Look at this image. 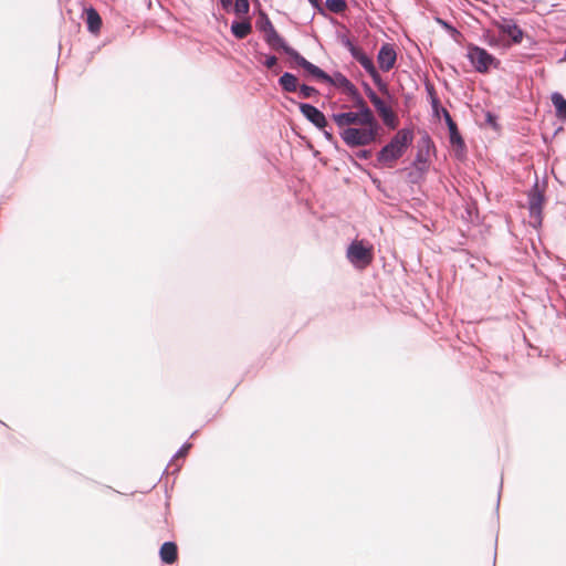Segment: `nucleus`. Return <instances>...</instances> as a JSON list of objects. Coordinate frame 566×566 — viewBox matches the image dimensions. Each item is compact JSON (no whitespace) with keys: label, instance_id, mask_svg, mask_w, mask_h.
Wrapping results in <instances>:
<instances>
[{"label":"nucleus","instance_id":"0eeeda50","mask_svg":"<svg viewBox=\"0 0 566 566\" xmlns=\"http://www.w3.org/2000/svg\"><path fill=\"white\" fill-rule=\"evenodd\" d=\"M289 59L294 65L303 70V76L306 80L316 81L321 83H325V81L331 80L329 74L327 72H325L323 69L315 65L314 63L310 62L297 50L294 49L289 55Z\"/></svg>","mask_w":566,"mask_h":566},{"label":"nucleus","instance_id":"a18cd8bd","mask_svg":"<svg viewBox=\"0 0 566 566\" xmlns=\"http://www.w3.org/2000/svg\"><path fill=\"white\" fill-rule=\"evenodd\" d=\"M255 2H256V4H258V7L260 8V7H261L260 1H259V0H255Z\"/></svg>","mask_w":566,"mask_h":566},{"label":"nucleus","instance_id":"c756f323","mask_svg":"<svg viewBox=\"0 0 566 566\" xmlns=\"http://www.w3.org/2000/svg\"><path fill=\"white\" fill-rule=\"evenodd\" d=\"M412 170H409L407 174V180L410 184H418L421 179H423L424 174L423 167H412Z\"/></svg>","mask_w":566,"mask_h":566},{"label":"nucleus","instance_id":"423d86ee","mask_svg":"<svg viewBox=\"0 0 566 566\" xmlns=\"http://www.w3.org/2000/svg\"><path fill=\"white\" fill-rule=\"evenodd\" d=\"M546 201L545 189L539 187L536 178L534 185L527 191L528 213L533 219L532 226L538 228L543 222V208Z\"/></svg>","mask_w":566,"mask_h":566},{"label":"nucleus","instance_id":"20e7f679","mask_svg":"<svg viewBox=\"0 0 566 566\" xmlns=\"http://www.w3.org/2000/svg\"><path fill=\"white\" fill-rule=\"evenodd\" d=\"M346 256L355 269L364 270L374 260V248L364 240H354L347 247Z\"/></svg>","mask_w":566,"mask_h":566},{"label":"nucleus","instance_id":"9d476101","mask_svg":"<svg viewBox=\"0 0 566 566\" xmlns=\"http://www.w3.org/2000/svg\"><path fill=\"white\" fill-rule=\"evenodd\" d=\"M491 24L509 41V44L522 43L525 32L513 18L502 17L500 19H492Z\"/></svg>","mask_w":566,"mask_h":566},{"label":"nucleus","instance_id":"a878e982","mask_svg":"<svg viewBox=\"0 0 566 566\" xmlns=\"http://www.w3.org/2000/svg\"><path fill=\"white\" fill-rule=\"evenodd\" d=\"M256 15L255 28L259 32L264 31L266 28L273 24L268 13L261 8L258 10Z\"/></svg>","mask_w":566,"mask_h":566},{"label":"nucleus","instance_id":"37998d69","mask_svg":"<svg viewBox=\"0 0 566 566\" xmlns=\"http://www.w3.org/2000/svg\"><path fill=\"white\" fill-rule=\"evenodd\" d=\"M179 470H180V467H179V465H177V467L175 468L174 472H178Z\"/></svg>","mask_w":566,"mask_h":566},{"label":"nucleus","instance_id":"dca6fc26","mask_svg":"<svg viewBox=\"0 0 566 566\" xmlns=\"http://www.w3.org/2000/svg\"><path fill=\"white\" fill-rule=\"evenodd\" d=\"M337 40L344 48H346L349 51L352 57L356 60L358 63L364 56H366L364 50L360 46L356 45L353 42V40L348 36V34L337 33Z\"/></svg>","mask_w":566,"mask_h":566},{"label":"nucleus","instance_id":"f03ea898","mask_svg":"<svg viewBox=\"0 0 566 566\" xmlns=\"http://www.w3.org/2000/svg\"><path fill=\"white\" fill-rule=\"evenodd\" d=\"M415 134L412 128H401L397 134L377 153V161L384 166L392 167V164L401 158L406 150L412 145Z\"/></svg>","mask_w":566,"mask_h":566},{"label":"nucleus","instance_id":"f8f14e48","mask_svg":"<svg viewBox=\"0 0 566 566\" xmlns=\"http://www.w3.org/2000/svg\"><path fill=\"white\" fill-rule=\"evenodd\" d=\"M301 114L317 129H324L328 126L325 114L316 106L310 103H298Z\"/></svg>","mask_w":566,"mask_h":566},{"label":"nucleus","instance_id":"9b49d317","mask_svg":"<svg viewBox=\"0 0 566 566\" xmlns=\"http://www.w3.org/2000/svg\"><path fill=\"white\" fill-rule=\"evenodd\" d=\"M263 34L264 42L275 51H280L284 53L285 55H290L291 52L294 50L286 40L276 31L274 25H270L264 31H260Z\"/></svg>","mask_w":566,"mask_h":566},{"label":"nucleus","instance_id":"a19ab883","mask_svg":"<svg viewBox=\"0 0 566 566\" xmlns=\"http://www.w3.org/2000/svg\"><path fill=\"white\" fill-rule=\"evenodd\" d=\"M220 6L226 11H230L231 9H233L232 0H220Z\"/></svg>","mask_w":566,"mask_h":566},{"label":"nucleus","instance_id":"f704fd0d","mask_svg":"<svg viewBox=\"0 0 566 566\" xmlns=\"http://www.w3.org/2000/svg\"><path fill=\"white\" fill-rule=\"evenodd\" d=\"M191 448V443L189 442H185L178 450L177 452L174 454V457L171 458L170 462H172L175 459L177 458H181V457H186L189 452ZM171 467V463H169L166 468V471L168 470V468Z\"/></svg>","mask_w":566,"mask_h":566},{"label":"nucleus","instance_id":"cd10ccee","mask_svg":"<svg viewBox=\"0 0 566 566\" xmlns=\"http://www.w3.org/2000/svg\"><path fill=\"white\" fill-rule=\"evenodd\" d=\"M259 56H264V61L262 62L263 65L271 70L274 74H277L281 70L280 65H279V61H277V57L273 54H263V53H258Z\"/></svg>","mask_w":566,"mask_h":566},{"label":"nucleus","instance_id":"49530a36","mask_svg":"<svg viewBox=\"0 0 566 566\" xmlns=\"http://www.w3.org/2000/svg\"><path fill=\"white\" fill-rule=\"evenodd\" d=\"M496 503L497 505L500 504V495L497 496Z\"/></svg>","mask_w":566,"mask_h":566},{"label":"nucleus","instance_id":"6e6552de","mask_svg":"<svg viewBox=\"0 0 566 566\" xmlns=\"http://www.w3.org/2000/svg\"><path fill=\"white\" fill-rule=\"evenodd\" d=\"M277 84L281 87V90L285 93L298 92V95L302 98H311L319 94L316 87L307 85L305 83L300 84L297 76L291 72H284L279 77Z\"/></svg>","mask_w":566,"mask_h":566},{"label":"nucleus","instance_id":"1a4fd4ad","mask_svg":"<svg viewBox=\"0 0 566 566\" xmlns=\"http://www.w3.org/2000/svg\"><path fill=\"white\" fill-rule=\"evenodd\" d=\"M331 117L339 129L340 139L347 147H349V148L363 147L361 142L354 140L352 137H346V135H345L346 129L357 128L356 126H354V125H357L356 112L348 111V112L333 113Z\"/></svg>","mask_w":566,"mask_h":566},{"label":"nucleus","instance_id":"aec40b11","mask_svg":"<svg viewBox=\"0 0 566 566\" xmlns=\"http://www.w3.org/2000/svg\"><path fill=\"white\" fill-rule=\"evenodd\" d=\"M230 31L232 35L238 39L242 40L247 38L252 32V24L250 19H244L241 21L234 20L231 23Z\"/></svg>","mask_w":566,"mask_h":566},{"label":"nucleus","instance_id":"7ed1b4c3","mask_svg":"<svg viewBox=\"0 0 566 566\" xmlns=\"http://www.w3.org/2000/svg\"><path fill=\"white\" fill-rule=\"evenodd\" d=\"M467 50V59L478 73L485 74L492 67L499 69L501 65V61L484 48L469 43Z\"/></svg>","mask_w":566,"mask_h":566},{"label":"nucleus","instance_id":"c03bdc74","mask_svg":"<svg viewBox=\"0 0 566 566\" xmlns=\"http://www.w3.org/2000/svg\"><path fill=\"white\" fill-rule=\"evenodd\" d=\"M564 61H566V50L564 51V57H563Z\"/></svg>","mask_w":566,"mask_h":566},{"label":"nucleus","instance_id":"4c0bfd02","mask_svg":"<svg viewBox=\"0 0 566 566\" xmlns=\"http://www.w3.org/2000/svg\"><path fill=\"white\" fill-rule=\"evenodd\" d=\"M431 106H432V111L434 114H438L439 111H441V108H443L441 105H440V101L437 96H432L431 98Z\"/></svg>","mask_w":566,"mask_h":566},{"label":"nucleus","instance_id":"473e14b6","mask_svg":"<svg viewBox=\"0 0 566 566\" xmlns=\"http://www.w3.org/2000/svg\"><path fill=\"white\" fill-rule=\"evenodd\" d=\"M359 64L363 66V69L371 76L374 75L377 71L376 66H375V63L373 61V59L370 56H368L366 54V56H364L360 61H359Z\"/></svg>","mask_w":566,"mask_h":566},{"label":"nucleus","instance_id":"2eb2a0df","mask_svg":"<svg viewBox=\"0 0 566 566\" xmlns=\"http://www.w3.org/2000/svg\"><path fill=\"white\" fill-rule=\"evenodd\" d=\"M83 19L85 21L87 31L91 34L97 35L101 32L103 21L98 11L94 7L90 6L83 9Z\"/></svg>","mask_w":566,"mask_h":566},{"label":"nucleus","instance_id":"f3484780","mask_svg":"<svg viewBox=\"0 0 566 566\" xmlns=\"http://www.w3.org/2000/svg\"><path fill=\"white\" fill-rule=\"evenodd\" d=\"M337 40L344 48H346L349 51L352 57L356 60L358 63L364 56H366L364 50L360 46L356 45L353 42V40L348 36V34L337 33Z\"/></svg>","mask_w":566,"mask_h":566},{"label":"nucleus","instance_id":"412c9836","mask_svg":"<svg viewBox=\"0 0 566 566\" xmlns=\"http://www.w3.org/2000/svg\"><path fill=\"white\" fill-rule=\"evenodd\" d=\"M552 104L555 108V116L566 123V98L559 92H554L551 95Z\"/></svg>","mask_w":566,"mask_h":566},{"label":"nucleus","instance_id":"7c9ffc66","mask_svg":"<svg viewBox=\"0 0 566 566\" xmlns=\"http://www.w3.org/2000/svg\"><path fill=\"white\" fill-rule=\"evenodd\" d=\"M311 6L316 10V12L324 18H328L332 23H337V20L333 17H331L328 13H326V10L323 7L322 0H308Z\"/></svg>","mask_w":566,"mask_h":566},{"label":"nucleus","instance_id":"ddd939ff","mask_svg":"<svg viewBox=\"0 0 566 566\" xmlns=\"http://www.w3.org/2000/svg\"><path fill=\"white\" fill-rule=\"evenodd\" d=\"M418 150L416 157L411 164L412 167H423V170L428 171V157L430 148L433 147L431 137L426 133L418 142Z\"/></svg>","mask_w":566,"mask_h":566},{"label":"nucleus","instance_id":"e433bc0d","mask_svg":"<svg viewBox=\"0 0 566 566\" xmlns=\"http://www.w3.org/2000/svg\"><path fill=\"white\" fill-rule=\"evenodd\" d=\"M355 155L361 160H367L373 156V151L371 149H359Z\"/></svg>","mask_w":566,"mask_h":566},{"label":"nucleus","instance_id":"c85d7f7f","mask_svg":"<svg viewBox=\"0 0 566 566\" xmlns=\"http://www.w3.org/2000/svg\"><path fill=\"white\" fill-rule=\"evenodd\" d=\"M232 10L238 17L247 15L250 12L249 0H234Z\"/></svg>","mask_w":566,"mask_h":566},{"label":"nucleus","instance_id":"393cba45","mask_svg":"<svg viewBox=\"0 0 566 566\" xmlns=\"http://www.w3.org/2000/svg\"><path fill=\"white\" fill-rule=\"evenodd\" d=\"M323 7L326 12L342 13L347 9V2L346 0H326Z\"/></svg>","mask_w":566,"mask_h":566},{"label":"nucleus","instance_id":"2f4dec72","mask_svg":"<svg viewBox=\"0 0 566 566\" xmlns=\"http://www.w3.org/2000/svg\"><path fill=\"white\" fill-rule=\"evenodd\" d=\"M482 39L491 48H496L500 45V39L489 29L483 31Z\"/></svg>","mask_w":566,"mask_h":566},{"label":"nucleus","instance_id":"5701e85b","mask_svg":"<svg viewBox=\"0 0 566 566\" xmlns=\"http://www.w3.org/2000/svg\"><path fill=\"white\" fill-rule=\"evenodd\" d=\"M436 22L443 29L448 32V34L455 41V42H460V38H462V33L453 25L451 24L449 21L442 19V18H439L437 17L436 18Z\"/></svg>","mask_w":566,"mask_h":566},{"label":"nucleus","instance_id":"ea45409f","mask_svg":"<svg viewBox=\"0 0 566 566\" xmlns=\"http://www.w3.org/2000/svg\"><path fill=\"white\" fill-rule=\"evenodd\" d=\"M326 128L327 127H325L324 129H319V130L323 133V135H324V137H325V139L327 142L335 143L334 134L331 130L326 129Z\"/></svg>","mask_w":566,"mask_h":566},{"label":"nucleus","instance_id":"72a5a7b5","mask_svg":"<svg viewBox=\"0 0 566 566\" xmlns=\"http://www.w3.org/2000/svg\"><path fill=\"white\" fill-rule=\"evenodd\" d=\"M359 64L363 66V69L371 76L374 75L377 71L376 66H375V63L373 61V59L370 56H368L366 54V56H364L360 61H359Z\"/></svg>","mask_w":566,"mask_h":566},{"label":"nucleus","instance_id":"39448f33","mask_svg":"<svg viewBox=\"0 0 566 566\" xmlns=\"http://www.w3.org/2000/svg\"><path fill=\"white\" fill-rule=\"evenodd\" d=\"M363 88L366 96L369 98L378 115L380 116L384 125L389 129H396L399 120L398 116L392 111V107L382 98H380L367 82H363Z\"/></svg>","mask_w":566,"mask_h":566},{"label":"nucleus","instance_id":"c9c22d12","mask_svg":"<svg viewBox=\"0 0 566 566\" xmlns=\"http://www.w3.org/2000/svg\"><path fill=\"white\" fill-rule=\"evenodd\" d=\"M441 112H442L443 119H444V123H446L448 128L453 127V126L457 125V123L453 120L452 116L450 115V113L446 108H441Z\"/></svg>","mask_w":566,"mask_h":566},{"label":"nucleus","instance_id":"58836bf2","mask_svg":"<svg viewBox=\"0 0 566 566\" xmlns=\"http://www.w3.org/2000/svg\"><path fill=\"white\" fill-rule=\"evenodd\" d=\"M485 120H486L488 124H490L491 126L495 127L496 126L497 116L494 115L491 112H488L485 114Z\"/></svg>","mask_w":566,"mask_h":566},{"label":"nucleus","instance_id":"4be33fe9","mask_svg":"<svg viewBox=\"0 0 566 566\" xmlns=\"http://www.w3.org/2000/svg\"><path fill=\"white\" fill-rule=\"evenodd\" d=\"M448 130L450 144L454 146L457 150L463 151L465 149V143L459 132L458 125L448 128Z\"/></svg>","mask_w":566,"mask_h":566},{"label":"nucleus","instance_id":"a211bd4d","mask_svg":"<svg viewBox=\"0 0 566 566\" xmlns=\"http://www.w3.org/2000/svg\"><path fill=\"white\" fill-rule=\"evenodd\" d=\"M159 557L164 564L171 565L178 558V547L175 542H165L159 548Z\"/></svg>","mask_w":566,"mask_h":566},{"label":"nucleus","instance_id":"b1692460","mask_svg":"<svg viewBox=\"0 0 566 566\" xmlns=\"http://www.w3.org/2000/svg\"><path fill=\"white\" fill-rule=\"evenodd\" d=\"M373 78V82L375 83V85L377 86L378 91L384 95L386 96L389 102H391L394 99V96L391 95L390 91H389V85L387 82H385L382 80V77L380 76L379 72H376L374 75L370 76Z\"/></svg>","mask_w":566,"mask_h":566},{"label":"nucleus","instance_id":"f257e3e1","mask_svg":"<svg viewBox=\"0 0 566 566\" xmlns=\"http://www.w3.org/2000/svg\"><path fill=\"white\" fill-rule=\"evenodd\" d=\"M358 128H348L345 130L346 137H352L354 140L361 142L363 147L374 144L378 140L381 125L376 118L374 112L369 106L356 111Z\"/></svg>","mask_w":566,"mask_h":566},{"label":"nucleus","instance_id":"4468645a","mask_svg":"<svg viewBox=\"0 0 566 566\" xmlns=\"http://www.w3.org/2000/svg\"><path fill=\"white\" fill-rule=\"evenodd\" d=\"M377 61L381 71H390L397 61V53L394 46L389 43H384L378 51Z\"/></svg>","mask_w":566,"mask_h":566},{"label":"nucleus","instance_id":"79ce46f5","mask_svg":"<svg viewBox=\"0 0 566 566\" xmlns=\"http://www.w3.org/2000/svg\"><path fill=\"white\" fill-rule=\"evenodd\" d=\"M426 90L427 92L429 93V95L432 97V96H437L436 95V91H434V87L432 84H426Z\"/></svg>","mask_w":566,"mask_h":566},{"label":"nucleus","instance_id":"bb28decb","mask_svg":"<svg viewBox=\"0 0 566 566\" xmlns=\"http://www.w3.org/2000/svg\"><path fill=\"white\" fill-rule=\"evenodd\" d=\"M348 98L353 102V106L358 109H361L365 106H368L361 94L359 93L358 88L355 86L353 90L346 94Z\"/></svg>","mask_w":566,"mask_h":566},{"label":"nucleus","instance_id":"6ab92c4d","mask_svg":"<svg viewBox=\"0 0 566 566\" xmlns=\"http://www.w3.org/2000/svg\"><path fill=\"white\" fill-rule=\"evenodd\" d=\"M329 81H325L326 84L333 85L344 94L349 93L355 85L339 71H335L333 75H329Z\"/></svg>","mask_w":566,"mask_h":566}]
</instances>
